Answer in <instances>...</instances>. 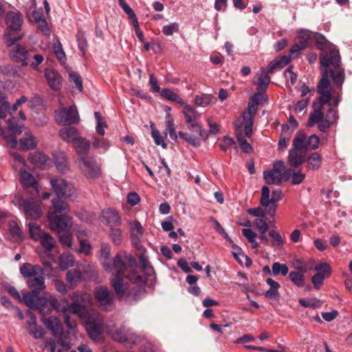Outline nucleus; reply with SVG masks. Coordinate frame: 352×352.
Wrapping results in <instances>:
<instances>
[{
  "mask_svg": "<svg viewBox=\"0 0 352 352\" xmlns=\"http://www.w3.org/2000/svg\"><path fill=\"white\" fill-rule=\"evenodd\" d=\"M111 246L102 243L100 247V262L106 272L120 273L125 267L135 265V258L126 252H118L116 256L111 258Z\"/></svg>",
  "mask_w": 352,
  "mask_h": 352,
  "instance_id": "f257e3e1",
  "label": "nucleus"
},
{
  "mask_svg": "<svg viewBox=\"0 0 352 352\" xmlns=\"http://www.w3.org/2000/svg\"><path fill=\"white\" fill-rule=\"evenodd\" d=\"M327 82V90L331 94V100L327 104L329 106L336 107L342 100V87L345 79L344 69L339 68V69L333 71L331 69H322V78Z\"/></svg>",
  "mask_w": 352,
  "mask_h": 352,
  "instance_id": "f03ea898",
  "label": "nucleus"
},
{
  "mask_svg": "<svg viewBox=\"0 0 352 352\" xmlns=\"http://www.w3.org/2000/svg\"><path fill=\"white\" fill-rule=\"evenodd\" d=\"M316 45L317 48L322 52L320 55L321 70L328 69L329 66H332L336 70L340 67L341 57L338 50L329 42L323 35L318 34L316 39Z\"/></svg>",
  "mask_w": 352,
  "mask_h": 352,
  "instance_id": "7ed1b4c3",
  "label": "nucleus"
},
{
  "mask_svg": "<svg viewBox=\"0 0 352 352\" xmlns=\"http://www.w3.org/2000/svg\"><path fill=\"white\" fill-rule=\"evenodd\" d=\"M19 271L21 276L27 278L26 284L31 290L41 292L45 289L44 270L40 265L25 263Z\"/></svg>",
  "mask_w": 352,
  "mask_h": 352,
  "instance_id": "20e7f679",
  "label": "nucleus"
},
{
  "mask_svg": "<svg viewBox=\"0 0 352 352\" xmlns=\"http://www.w3.org/2000/svg\"><path fill=\"white\" fill-rule=\"evenodd\" d=\"M134 267L135 265L125 267L120 273L114 272L115 274H113L111 278V287L120 299L124 297L128 289V285L124 281V277H126L131 282L135 283H140L144 280L140 276L137 274Z\"/></svg>",
  "mask_w": 352,
  "mask_h": 352,
  "instance_id": "39448f33",
  "label": "nucleus"
},
{
  "mask_svg": "<svg viewBox=\"0 0 352 352\" xmlns=\"http://www.w3.org/2000/svg\"><path fill=\"white\" fill-rule=\"evenodd\" d=\"M327 82L323 79L319 82L317 87V91L320 95L318 101L314 102V112L310 113L309 118L307 123V126L311 127L316 124L319 123L324 118L323 107L327 104L331 100V94L327 90Z\"/></svg>",
  "mask_w": 352,
  "mask_h": 352,
  "instance_id": "423d86ee",
  "label": "nucleus"
},
{
  "mask_svg": "<svg viewBox=\"0 0 352 352\" xmlns=\"http://www.w3.org/2000/svg\"><path fill=\"white\" fill-rule=\"evenodd\" d=\"M6 23L8 29L4 34V41L7 46H11L23 36L20 32L23 19L19 13L9 12L6 16Z\"/></svg>",
  "mask_w": 352,
  "mask_h": 352,
  "instance_id": "0eeeda50",
  "label": "nucleus"
},
{
  "mask_svg": "<svg viewBox=\"0 0 352 352\" xmlns=\"http://www.w3.org/2000/svg\"><path fill=\"white\" fill-rule=\"evenodd\" d=\"M106 331L111 338L118 342L124 343L126 346L132 347L141 342L142 338L135 334L132 329L126 326L117 328L114 326L107 324Z\"/></svg>",
  "mask_w": 352,
  "mask_h": 352,
  "instance_id": "6e6552de",
  "label": "nucleus"
},
{
  "mask_svg": "<svg viewBox=\"0 0 352 352\" xmlns=\"http://www.w3.org/2000/svg\"><path fill=\"white\" fill-rule=\"evenodd\" d=\"M85 326L89 337L94 341L101 339L102 334L107 328L103 317L96 310L88 312Z\"/></svg>",
  "mask_w": 352,
  "mask_h": 352,
  "instance_id": "1a4fd4ad",
  "label": "nucleus"
},
{
  "mask_svg": "<svg viewBox=\"0 0 352 352\" xmlns=\"http://www.w3.org/2000/svg\"><path fill=\"white\" fill-rule=\"evenodd\" d=\"M12 202L24 214L27 219H36L42 215L41 205L34 198L25 199L22 197L16 196L14 197Z\"/></svg>",
  "mask_w": 352,
  "mask_h": 352,
  "instance_id": "9d476101",
  "label": "nucleus"
},
{
  "mask_svg": "<svg viewBox=\"0 0 352 352\" xmlns=\"http://www.w3.org/2000/svg\"><path fill=\"white\" fill-rule=\"evenodd\" d=\"M50 184L58 197L72 199L77 196L74 186L60 177L54 176L51 177Z\"/></svg>",
  "mask_w": 352,
  "mask_h": 352,
  "instance_id": "9b49d317",
  "label": "nucleus"
},
{
  "mask_svg": "<svg viewBox=\"0 0 352 352\" xmlns=\"http://www.w3.org/2000/svg\"><path fill=\"white\" fill-rule=\"evenodd\" d=\"M283 198L281 190H276L272 192L270 197V190L267 186H263L261 189V204L267 210V213L273 217L275 214L277 204L276 203Z\"/></svg>",
  "mask_w": 352,
  "mask_h": 352,
  "instance_id": "f8f14e48",
  "label": "nucleus"
},
{
  "mask_svg": "<svg viewBox=\"0 0 352 352\" xmlns=\"http://www.w3.org/2000/svg\"><path fill=\"white\" fill-rule=\"evenodd\" d=\"M78 164L82 174L88 179L98 178L102 174L100 166L92 157H82Z\"/></svg>",
  "mask_w": 352,
  "mask_h": 352,
  "instance_id": "ddd939ff",
  "label": "nucleus"
},
{
  "mask_svg": "<svg viewBox=\"0 0 352 352\" xmlns=\"http://www.w3.org/2000/svg\"><path fill=\"white\" fill-rule=\"evenodd\" d=\"M94 295L99 306L105 311H111L114 307L113 296L107 287L98 286L95 288Z\"/></svg>",
  "mask_w": 352,
  "mask_h": 352,
  "instance_id": "4468645a",
  "label": "nucleus"
},
{
  "mask_svg": "<svg viewBox=\"0 0 352 352\" xmlns=\"http://www.w3.org/2000/svg\"><path fill=\"white\" fill-rule=\"evenodd\" d=\"M47 216L51 229L58 232L65 231L72 226V219L67 215H58L49 211Z\"/></svg>",
  "mask_w": 352,
  "mask_h": 352,
  "instance_id": "2eb2a0df",
  "label": "nucleus"
},
{
  "mask_svg": "<svg viewBox=\"0 0 352 352\" xmlns=\"http://www.w3.org/2000/svg\"><path fill=\"white\" fill-rule=\"evenodd\" d=\"M56 120L63 124H71L78 123L80 117L75 105L68 108L63 107L56 111Z\"/></svg>",
  "mask_w": 352,
  "mask_h": 352,
  "instance_id": "dca6fc26",
  "label": "nucleus"
},
{
  "mask_svg": "<svg viewBox=\"0 0 352 352\" xmlns=\"http://www.w3.org/2000/svg\"><path fill=\"white\" fill-rule=\"evenodd\" d=\"M10 47V56L15 62L20 63L23 66L28 65V60L32 57V51L28 50L19 44H12Z\"/></svg>",
  "mask_w": 352,
  "mask_h": 352,
  "instance_id": "f3484780",
  "label": "nucleus"
},
{
  "mask_svg": "<svg viewBox=\"0 0 352 352\" xmlns=\"http://www.w3.org/2000/svg\"><path fill=\"white\" fill-rule=\"evenodd\" d=\"M314 270L317 273L311 277V283L316 289H319L323 284L324 280L330 276L331 267L327 263H320L316 265Z\"/></svg>",
  "mask_w": 352,
  "mask_h": 352,
  "instance_id": "a211bd4d",
  "label": "nucleus"
},
{
  "mask_svg": "<svg viewBox=\"0 0 352 352\" xmlns=\"http://www.w3.org/2000/svg\"><path fill=\"white\" fill-rule=\"evenodd\" d=\"M20 179L23 187L29 190H31L30 193L32 195L38 194V184L34 177L26 170L20 171Z\"/></svg>",
  "mask_w": 352,
  "mask_h": 352,
  "instance_id": "6ab92c4d",
  "label": "nucleus"
},
{
  "mask_svg": "<svg viewBox=\"0 0 352 352\" xmlns=\"http://www.w3.org/2000/svg\"><path fill=\"white\" fill-rule=\"evenodd\" d=\"M41 292L31 290L23 294L22 300L30 309L36 308L41 302H45L46 298L40 297Z\"/></svg>",
  "mask_w": 352,
  "mask_h": 352,
  "instance_id": "aec40b11",
  "label": "nucleus"
},
{
  "mask_svg": "<svg viewBox=\"0 0 352 352\" xmlns=\"http://www.w3.org/2000/svg\"><path fill=\"white\" fill-rule=\"evenodd\" d=\"M41 321L56 338L61 336L63 333L62 325L57 317L43 318Z\"/></svg>",
  "mask_w": 352,
  "mask_h": 352,
  "instance_id": "412c9836",
  "label": "nucleus"
},
{
  "mask_svg": "<svg viewBox=\"0 0 352 352\" xmlns=\"http://www.w3.org/2000/svg\"><path fill=\"white\" fill-rule=\"evenodd\" d=\"M26 329L29 334L36 340L41 339L45 333L44 329L37 324L35 316L32 314L30 319L27 321Z\"/></svg>",
  "mask_w": 352,
  "mask_h": 352,
  "instance_id": "4be33fe9",
  "label": "nucleus"
},
{
  "mask_svg": "<svg viewBox=\"0 0 352 352\" xmlns=\"http://www.w3.org/2000/svg\"><path fill=\"white\" fill-rule=\"evenodd\" d=\"M102 221L105 224L112 227H118L121 223L120 217L118 212L111 208L104 209L102 211Z\"/></svg>",
  "mask_w": 352,
  "mask_h": 352,
  "instance_id": "5701e85b",
  "label": "nucleus"
},
{
  "mask_svg": "<svg viewBox=\"0 0 352 352\" xmlns=\"http://www.w3.org/2000/svg\"><path fill=\"white\" fill-rule=\"evenodd\" d=\"M45 77L51 89L54 91L60 89L62 87V77L56 71L52 69H46Z\"/></svg>",
  "mask_w": 352,
  "mask_h": 352,
  "instance_id": "b1692460",
  "label": "nucleus"
},
{
  "mask_svg": "<svg viewBox=\"0 0 352 352\" xmlns=\"http://www.w3.org/2000/svg\"><path fill=\"white\" fill-rule=\"evenodd\" d=\"M56 169L60 173H66L69 170L67 156L64 151H56L53 154Z\"/></svg>",
  "mask_w": 352,
  "mask_h": 352,
  "instance_id": "393cba45",
  "label": "nucleus"
},
{
  "mask_svg": "<svg viewBox=\"0 0 352 352\" xmlns=\"http://www.w3.org/2000/svg\"><path fill=\"white\" fill-rule=\"evenodd\" d=\"M74 148L76 150V153L80 157H87L91 143L90 141L85 138L80 136L74 143L72 144Z\"/></svg>",
  "mask_w": 352,
  "mask_h": 352,
  "instance_id": "a878e982",
  "label": "nucleus"
},
{
  "mask_svg": "<svg viewBox=\"0 0 352 352\" xmlns=\"http://www.w3.org/2000/svg\"><path fill=\"white\" fill-rule=\"evenodd\" d=\"M70 298L81 307L87 311V308L92 304V297L91 294L86 292H77L70 296Z\"/></svg>",
  "mask_w": 352,
  "mask_h": 352,
  "instance_id": "bb28decb",
  "label": "nucleus"
},
{
  "mask_svg": "<svg viewBox=\"0 0 352 352\" xmlns=\"http://www.w3.org/2000/svg\"><path fill=\"white\" fill-rule=\"evenodd\" d=\"M236 128V139L241 149L245 153H250L252 151V147L250 143L248 142L245 138L242 133V122L240 120H236L234 122Z\"/></svg>",
  "mask_w": 352,
  "mask_h": 352,
  "instance_id": "cd10ccee",
  "label": "nucleus"
},
{
  "mask_svg": "<svg viewBox=\"0 0 352 352\" xmlns=\"http://www.w3.org/2000/svg\"><path fill=\"white\" fill-rule=\"evenodd\" d=\"M182 106L184 107L182 113L184 114L187 125L197 122L200 118L201 114L194 107L188 104L186 102H184V104H182Z\"/></svg>",
  "mask_w": 352,
  "mask_h": 352,
  "instance_id": "c85d7f7f",
  "label": "nucleus"
},
{
  "mask_svg": "<svg viewBox=\"0 0 352 352\" xmlns=\"http://www.w3.org/2000/svg\"><path fill=\"white\" fill-rule=\"evenodd\" d=\"M258 81L254 82V84L257 85V91H265L268 85L271 81L270 74L267 73L265 67H261L257 72Z\"/></svg>",
  "mask_w": 352,
  "mask_h": 352,
  "instance_id": "c756f323",
  "label": "nucleus"
},
{
  "mask_svg": "<svg viewBox=\"0 0 352 352\" xmlns=\"http://www.w3.org/2000/svg\"><path fill=\"white\" fill-rule=\"evenodd\" d=\"M59 136L65 142L74 143L79 137L78 131L74 126L64 127L59 131Z\"/></svg>",
  "mask_w": 352,
  "mask_h": 352,
  "instance_id": "7c9ffc66",
  "label": "nucleus"
},
{
  "mask_svg": "<svg viewBox=\"0 0 352 352\" xmlns=\"http://www.w3.org/2000/svg\"><path fill=\"white\" fill-rule=\"evenodd\" d=\"M283 177L285 181L291 179L294 185L301 184L305 178V175L300 171H295L292 169H286L283 173Z\"/></svg>",
  "mask_w": 352,
  "mask_h": 352,
  "instance_id": "2f4dec72",
  "label": "nucleus"
},
{
  "mask_svg": "<svg viewBox=\"0 0 352 352\" xmlns=\"http://www.w3.org/2000/svg\"><path fill=\"white\" fill-rule=\"evenodd\" d=\"M88 237V232L85 230H78L77 233V238L80 243V248L78 249V253H82L85 255L90 254L91 245L85 239Z\"/></svg>",
  "mask_w": 352,
  "mask_h": 352,
  "instance_id": "473e14b6",
  "label": "nucleus"
},
{
  "mask_svg": "<svg viewBox=\"0 0 352 352\" xmlns=\"http://www.w3.org/2000/svg\"><path fill=\"white\" fill-rule=\"evenodd\" d=\"M265 281L270 286V289L265 292V296L270 299L278 300L280 298V294L278 292V289L280 287V284L271 278H267Z\"/></svg>",
  "mask_w": 352,
  "mask_h": 352,
  "instance_id": "72a5a7b5",
  "label": "nucleus"
},
{
  "mask_svg": "<svg viewBox=\"0 0 352 352\" xmlns=\"http://www.w3.org/2000/svg\"><path fill=\"white\" fill-rule=\"evenodd\" d=\"M288 159L292 166L298 168L302 165L305 160L303 151L292 148L289 151Z\"/></svg>",
  "mask_w": 352,
  "mask_h": 352,
  "instance_id": "f704fd0d",
  "label": "nucleus"
},
{
  "mask_svg": "<svg viewBox=\"0 0 352 352\" xmlns=\"http://www.w3.org/2000/svg\"><path fill=\"white\" fill-rule=\"evenodd\" d=\"M263 179L268 185H280L283 179V174H279L272 169L263 172Z\"/></svg>",
  "mask_w": 352,
  "mask_h": 352,
  "instance_id": "c9c22d12",
  "label": "nucleus"
},
{
  "mask_svg": "<svg viewBox=\"0 0 352 352\" xmlns=\"http://www.w3.org/2000/svg\"><path fill=\"white\" fill-rule=\"evenodd\" d=\"M30 160L36 166L42 168H45L50 162L49 157L46 154L41 152H35L34 153L31 154L30 156Z\"/></svg>",
  "mask_w": 352,
  "mask_h": 352,
  "instance_id": "e433bc0d",
  "label": "nucleus"
},
{
  "mask_svg": "<svg viewBox=\"0 0 352 352\" xmlns=\"http://www.w3.org/2000/svg\"><path fill=\"white\" fill-rule=\"evenodd\" d=\"M292 131L290 130L287 124L282 126V131L278 140V148L283 150L287 146V143L292 137Z\"/></svg>",
  "mask_w": 352,
  "mask_h": 352,
  "instance_id": "4c0bfd02",
  "label": "nucleus"
},
{
  "mask_svg": "<svg viewBox=\"0 0 352 352\" xmlns=\"http://www.w3.org/2000/svg\"><path fill=\"white\" fill-rule=\"evenodd\" d=\"M56 197L52 200V208L50 211L54 212L55 214L62 213L69 210V206L67 203L60 199Z\"/></svg>",
  "mask_w": 352,
  "mask_h": 352,
  "instance_id": "58836bf2",
  "label": "nucleus"
},
{
  "mask_svg": "<svg viewBox=\"0 0 352 352\" xmlns=\"http://www.w3.org/2000/svg\"><path fill=\"white\" fill-rule=\"evenodd\" d=\"M131 236L133 243L140 241L143 234V228L138 221H133L130 224Z\"/></svg>",
  "mask_w": 352,
  "mask_h": 352,
  "instance_id": "ea45409f",
  "label": "nucleus"
},
{
  "mask_svg": "<svg viewBox=\"0 0 352 352\" xmlns=\"http://www.w3.org/2000/svg\"><path fill=\"white\" fill-rule=\"evenodd\" d=\"M216 98L210 94H201L195 97L194 103L198 107H205L210 104H214Z\"/></svg>",
  "mask_w": 352,
  "mask_h": 352,
  "instance_id": "a19ab883",
  "label": "nucleus"
},
{
  "mask_svg": "<svg viewBox=\"0 0 352 352\" xmlns=\"http://www.w3.org/2000/svg\"><path fill=\"white\" fill-rule=\"evenodd\" d=\"M322 156L318 153H313L307 158V164L309 168L311 170H318L322 166Z\"/></svg>",
  "mask_w": 352,
  "mask_h": 352,
  "instance_id": "79ce46f5",
  "label": "nucleus"
},
{
  "mask_svg": "<svg viewBox=\"0 0 352 352\" xmlns=\"http://www.w3.org/2000/svg\"><path fill=\"white\" fill-rule=\"evenodd\" d=\"M88 312L89 311H86L85 310H84L81 307V305H79L73 300L71 303L66 305L65 313L77 315L78 316H79V318L82 319L85 318V316L87 315Z\"/></svg>",
  "mask_w": 352,
  "mask_h": 352,
  "instance_id": "37998d69",
  "label": "nucleus"
},
{
  "mask_svg": "<svg viewBox=\"0 0 352 352\" xmlns=\"http://www.w3.org/2000/svg\"><path fill=\"white\" fill-rule=\"evenodd\" d=\"M20 145L22 150L28 151L34 148L37 145V140L30 133H27L25 137L20 140Z\"/></svg>",
  "mask_w": 352,
  "mask_h": 352,
  "instance_id": "c03bdc74",
  "label": "nucleus"
},
{
  "mask_svg": "<svg viewBox=\"0 0 352 352\" xmlns=\"http://www.w3.org/2000/svg\"><path fill=\"white\" fill-rule=\"evenodd\" d=\"M242 118L244 124V133L246 137H251L252 135L253 119L254 116L245 111L243 113Z\"/></svg>",
  "mask_w": 352,
  "mask_h": 352,
  "instance_id": "a18cd8bd",
  "label": "nucleus"
},
{
  "mask_svg": "<svg viewBox=\"0 0 352 352\" xmlns=\"http://www.w3.org/2000/svg\"><path fill=\"white\" fill-rule=\"evenodd\" d=\"M38 241L47 252H51L56 244L55 239L47 232Z\"/></svg>",
  "mask_w": 352,
  "mask_h": 352,
  "instance_id": "49530a36",
  "label": "nucleus"
},
{
  "mask_svg": "<svg viewBox=\"0 0 352 352\" xmlns=\"http://www.w3.org/2000/svg\"><path fill=\"white\" fill-rule=\"evenodd\" d=\"M299 304L304 307L312 309H318L321 307L323 302L318 299L316 298H300L298 300Z\"/></svg>",
  "mask_w": 352,
  "mask_h": 352,
  "instance_id": "de8ad7c7",
  "label": "nucleus"
},
{
  "mask_svg": "<svg viewBox=\"0 0 352 352\" xmlns=\"http://www.w3.org/2000/svg\"><path fill=\"white\" fill-rule=\"evenodd\" d=\"M28 228L30 237L34 241H38L46 232L43 231L36 223L30 222Z\"/></svg>",
  "mask_w": 352,
  "mask_h": 352,
  "instance_id": "09e8293b",
  "label": "nucleus"
},
{
  "mask_svg": "<svg viewBox=\"0 0 352 352\" xmlns=\"http://www.w3.org/2000/svg\"><path fill=\"white\" fill-rule=\"evenodd\" d=\"M161 95L170 101L177 102L181 105L184 104L185 101L170 89H163L161 91Z\"/></svg>",
  "mask_w": 352,
  "mask_h": 352,
  "instance_id": "8fccbe9b",
  "label": "nucleus"
},
{
  "mask_svg": "<svg viewBox=\"0 0 352 352\" xmlns=\"http://www.w3.org/2000/svg\"><path fill=\"white\" fill-rule=\"evenodd\" d=\"M289 280L298 287H302L305 284V275L303 273L292 271L289 274Z\"/></svg>",
  "mask_w": 352,
  "mask_h": 352,
  "instance_id": "3c124183",
  "label": "nucleus"
},
{
  "mask_svg": "<svg viewBox=\"0 0 352 352\" xmlns=\"http://www.w3.org/2000/svg\"><path fill=\"white\" fill-rule=\"evenodd\" d=\"M292 148L299 151L307 150L306 135L305 133H298L297 136L294 139Z\"/></svg>",
  "mask_w": 352,
  "mask_h": 352,
  "instance_id": "603ef678",
  "label": "nucleus"
},
{
  "mask_svg": "<svg viewBox=\"0 0 352 352\" xmlns=\"http://www.w3.org/2000/svg\"><path fill=\"white\" fill-rule=\"evenodd\" d=\"M178 135L182 139H184L186 142L193 146L194 147H199L201 144L200 138L192 134H188L182 131L178 133Z\"/></svg>",
  "mask_w": 352,
  "mask_h": 352,
  "instance_id": "864d4df0",
  "label": "nucleus"
},
{
  "mask_svg": "<svg viewBox=\"0 0 352 352\" xmlns=\"http://www.w3.org/2000/svg\"><path fill=\"white\" fill-rule=\"evenodd\" d=\"M289 274V267L285 263L275 262L272 264V276L281 275L285 276Z\"/></svg>",
  "mask_w": 352,
  "mask_h": 352,
  "instance_id": "5fc2aeb1",
  "label": "nucleus"
},
{
  "mask_svg": "<svg viewBox=\"0 0 352 352\" xmlns=\"http://www.w3.org/2000/svg\"><path fill=\"white\" fill-rule=\"evenodd\" d=\"M82 278V274L77 270H69L66 274L67 282L71 285V286L76 285Z\"/></svg>",
  "mask_w": 352,
  "mask_h": 352,
  "instance_id": "6e6d98bb",
  "label": "nucleus"
},
{
  "mask_svg": "<svg viewBox=\"0 0 352 352\" xmlns=\"http://www.w3.org/2000/svg\"><path fill=\"white\" fill-rule=\"evenodd\" d=\"M109 237L114 245H120L122 241L121 230L118 227L110 228Z\"/></svg>",
  "mask_w": 352,
  "mask_h": 352,
  "instance_id": "4d7b16f0",
  "label": "nucleus"
},
{
  "mask_svg": "<svg viewBox=\"0 0 352 352\" xmlns=\"http://www.w3.org/2000/svg\"><path fill=\"white\" fill-rule=\"evenodd\" d=\"M58 261L60 267L63 270L72 266L74 262V257L70 254H61L58 258Z\"/></svg>",
  "mask_w": 352,
  "mask_h": 352,
  "instance_id": "13d9d810",
  "label": "nucleus"
},
{
  "mask_svg": "<svg viewBox=\"0 0 352 352\" xmlns=\"http://www.w3.org/2000/svg\"><path fill=\"white\" fill-rule=\"evenodd\" d=\"M53 50L56 58L60 61H64L65 60V54L63 51L62 45L58 38H56L53 42Z\"/></svg>",
  "mask_w": 352,
  "mask_h": 352,
  "instance_id": "bf43d9fd",
  "label": "nucleus"
},
{
  "mask_svg": "<svg viewBox=\"0 0 352 352\" xmlns=\"http://www.w3.org/2000/svg\"><path fill=\"white\" fill-rule=\"evenodd\" d=\"M94 116L97 121V125L96 127V132L100 135H103L104 134V129L107 127L106 121L104 119L100 116V113L98 111L94 112Z\"/></svg>",
  "mask_w": 352,
  "mask_h": 352,
  "instance_id": "052dcab7",
  "label": "nucleus"
},
{
  "mask_svg": "<svg viewBox=\"0 0 352 352\" xmlns=\"http://www.w3.org/2000/svg\"><path fill=\"white\" fill-rule=\"evenodd\" d=\"M269 236L271 238V243L273 246L280 247L285 243V239L282 237L280 234L275 230H272L269 232Z\"/></svg>",
  "mask_w": 352,
  "mask_h": 352,
  "instance_id": "680f3d73",
  "label": "nucleus"
},
{
  "mask_svg": "<svg viewBox=\"0 0 352 352\" xmlns=\"http://www.w3.org/2000/svg\"><path fill=\"white\" fill-rule=\"evenodd\" d=\"M187 126L190 131L198 133L199 138L204 140L208 138L207 131L197 122L191 123L188 124Z\"/></svg>",
  "mask_w": 352,
  "mask_h": 352,
  "instance_id": "e2e57ef3",
  "label": "nucleus"
},
{
  "mask_svg": "<svg viewBox=\"0 0 352 352\" xmlns=\"http://www.w3.org/2000/svg\"><path fill=\"white\" fill-rule=\"evenodd\" d=\"M58 233L59 241L61 245L65 248H71L73 240L72 234L66 231H63Z\"/></svg>",
  "mask_w": 352,
  "mask_h": 352,
  "instance_id": "0e129e2a",
  "label": "nucleus"
},
{
  "mask_svg": "<svg viewBox=\"0 0 352 352\" xmlns=\"http://www.w3.org/2000/svg\"><path fill=\"white\" fill-rule=\"evenodd\" d=\"M8 129L14 134H21L23 132V126L19 124L16 118H12L8 121Z\"/></svg>",
  "mask_w": 352,
  "mask_h": 352,
  "instance_id": "69168bd1",
  "label": "nucleus"
},
{
  "mask_svg": "<svg viewBox=\"0 0 352 352\" xmlns=\"http://www.w3.org/2000/svg\"><path fill=\"white\" fill-rule=\"evenodd\" d=\"M92 145L95 148L101 150L102 152L107 151L110 146L107 140L96 137L94 138Z\"/></svg>",
  "mask_w": 352,
  "mask_h": 352,
  "instance_id": "338daca9",
  "label": "nucleus"
},
{
  "mask_svg": "<svg viewBox=\"0 0 352 352\" xmlns=\"http://www.w3.org/2000/svg\"><path fill=\"white\" fill-rule=\"evenodd\" d=\"M69 81L74 84L77 90L80 92L82 91V80L81 76L76 72H72L69 74Z\"/></svg>",
  "mask_w": 352,
  "mask_h": 352,
  "instance_id": "774afa93",
  "label": "nucleus"
}]
</instances>
